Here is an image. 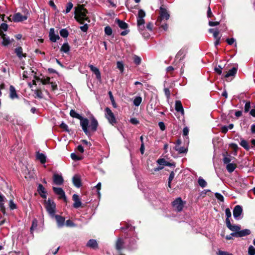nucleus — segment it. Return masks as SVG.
<instances>
[{
  "label": "nucleus",
  "instance_id": "7c9ffc66",
  "mask_svg": "<svg viewBox=\"0 0 255 255\" xmlns=\"http://www.w3.org/2000/svg\"><path fill=\"white\" fill-rule=\"evenodd\" d=\"M238 68L233 67L231 69L229 70V71L225 75V78H228L230 76H235L237 73Z\"/></svg>",
  "mask_w": 255,
  "mask_h": 255
},
{
  "label": "nucleus",
  "instance_id": "58836bf2",
  "mask_svg": "<svg viewBox=\"0 0 255 255\" xmlns=\"http://www.w3.org/2000/svg\"><path fill=\"white\" fill-rule=\"evenodd\" d=\"M198 182L199 185L202 188L206 187L207 185L206 181L201 177L199 178Z\"/></svg>",
  "mask_w": 255,
  "mask_h": 255
},
{
  "label": "nucleus",
  "instance_id": "f3484780",
  "mask_svg": "<svg viewBox=\"0 0 255 255\" xmlns=\"http://www.w3.org/2000/svg\"><path fill=\"white\" fill-rule=\"evenodd\" d=\"M187 53V49H186L185 47L182 48L180 49L175 56L176 59H179V60L180 61L182 60L185 57L186 54Z\"/></svg>",
  "mask_w": 255,
  "mask_h": 255
},
{
  "label": "nucleus",
  "instance_id": "c03bdc74",
  "mask_svg": "<svg viewBox=\"0 0 255 255\" xmlns=\"http://www.w3.org/2000/svg\"><path fill=\"white\" fill-rule=\"evenodd\" d=\"M104 31L106 35L110 36L112 34L113 30L110 26H107L104 28Z\"/></svg>",
  "mask_w": 255,
  "mask_h": 255
},
{
  "label": "nucleus",
  "instance_id": "4be33fe9",
  "mask_svg": "<svg viewBox=\"0 0 255 255\" xmlns=\"http://www.w3.org/2000/svg\"><path fill=\"white\" fill-rule=\"evenodd\" d=\"M37 192H38L39 194L40 195L41 198L44 199H46V191L45 190L44 187L42 184H38L37 188Z\"/></svg>",
  "mask_w": 255,
  "mask_h": 255
},
{
  "label": "nucleus",
  "instance_id": "9d476101",
  "mask_svg": "<svg viewBox=\"0 0 255 255\" xmlns=\"http://www.w3.org/2000/svg\"><path fill=\"white\" fill-rule=\"evenodd\" d=\"M251 233V231L249 229H246L241 231L239 230V232H236V233H232L231 234V235L236 238H240L249 235Z\"/></svg>",
  "mask_w": 255,
  "mask_h": 255
},
{
  "label": "nucleus",
  "instance_id": "4d7b16f0",
  "mask_svg": "<svg viewBox=\"0 0 255 255\" xmlns=\"http://www.w3.org/2000/svg\"><path fill=\"white\" fill-rule=\"evenodd\" d=\"M222 67L220 65H218L217 67H216L214 68V70L216 72V73L220 75L222 73Z\"/></svg>",
  "mask_w": 255,
  "mask_h": 255
},
{
  "label": "nucleus",
  "instance_id": "aec40b11",
  "mask_svg": "<svg viewBox=\"0 0 255 255\" xmlns=\"http://www.w3.org/2000/svg\"><path fill=\"white\" fill-rule=\"evenodd\" d=\"M14 52L19 59H21L22 57H26L27 54L23 53L22 48L20 46L14 49Z\"/></svg>",
  "mask_w": 255,
  "mask_h": 255
},
{
  "label": "nucleus",
  "instance_id": "393cba45",
  "mask_svg": "<svg viewBox=\"0 0 255 255\" xmlns=\"http://www.w3.org/2000/svg\"><path fill=\"white\" fill-rule=\"evenodd\" d=\"M36 158L39 160L42 164H44L46 162V156L43 153H40L39 151L36 152Z\"/></svg>",
  "mask_w": 255,
  "mask_h": 255
},
{
  "label": "nucleus",
  "instance_id": "1a4fd4ad",
  "mask_svg": "<svg viewBox=\"0 0 255 255\" xmlns=\"http://www.w3.org/2000/svg\"><path fill=\"white\" fill-rule=\"evenodd\" d=\"M28 17L26 15H22L20 12H17L15 13L12 18V20L11 19L10 17H7V18L9 21H13L15 22H19L23 21L27 19Z\"/></svg>",
  "mask_w": 255,
  "mask_h": 255
},
{
  "label": "nucleus",
  "instance_id": "0e129e2a",
  "mask_svg": "<svg viewBox=\"0 0 255 255\" xmlns=\"http://www.w3.org/2000/svg\"><path fill=\"white\" fill-rule=\"evenodd\" d=\"M7 28H8V25L6 23H2L0 25V29H1V30H4V31H7Z\"/></svg>",
  "mask_w": 255,
  "mask_h": 255
},
{
  "label": "nucleus",
  "instance_id": "13d9d810",
  "mask_svg": "<svg viewBox=\"0 0 255 255\" xmlns=\"http://www.w3.org/2000/svg\"><path fill=\"white\" fill-rule=\"evenodd\" d=\"M71 158L75 161L80 160L82 159V157L77 155L75 153H72L71 154Z\"/></svg>",
  "mask_w": 255,
  "mask_h": 255
},
{
  "label": "nucleus",
  "instance_id": "f257e3e1",
  "mask_svg": "<svg viewBox=\"0 0 255 255\" xmlns=\"http://www.w3.org/2000/svg\"><path fill=\"white\" fill-rule=\"evenodd\" d=\"M74 18L81 24H83L85 21L90 22V20L87 14L88 13V10L84 7V4H79L77 6L75 7Z\"/></svg>",
  "mask_w": 255,
  "mask_h": 255
},
{
  "label": "nucleus",
  "instance_id": "c9c22d12",
  "mask_svg": "<svg viewBox=\"0 0 255 255\" xmlns=\"http://www.w3.org/2000/svg\"><path fill=\"white\" fill-rule=\"evenodd\" d=\"M240 145L243 147L245 149L249 150L250 147L249 145L248 142L245 140L244 139H241V142L240 143Z\"/></svg>",
  "mask_w": 255,
  "mask_h": 255
},
{
  "label": "nucleus",
  "instance_id": "f704fd0d",
  "mask_svg": "<svg viewBox=\"0 0 255 255\" xmlns=\"http://www.w3.org/2000/svg\"><path fill=\"white\" fill-rule=\"evenodd\" d=\"M175 150L178 152L179 153H186L188 151V148L184 147L175 146Z\"/></svg>",
  "mask_w": 255,
  "mask_h": 255
},
{
  "label": "nucleus",
  "instance_id": "423d86ee",
  "mask_svg": "<svg viewBox=\"0 0 255 255\" xmlns=\"http://www.w3.org/2000/svg\"><path fill=\"white\" fill-rule=\"evenodd\" d=\"M105 118L107 119L109 123L112 126H115V125L117 124V121L112 110L109 107H106L105 109Z\"/></svg>",
  "mask_w": 255,
  "mask_h": 255
},
{
  "label": "nucleus",
  "instance_id": "0eeeda50",
  "mask_svg": "<svg viewBox=\"0 0 255 255\" xmlns=\"http://www.w3.org/2000/svg\"><path fill=\"white\" fill-rule=\"evenodd\" d=\"M52 190L54 193L58 196L59 199H62L64 202H67V199L65 195L64 191L60 187H53Z\"/></svg>",
  "mask_w": 255,
  "mask_h": 255
},
{
  "label": "nucleus",
  "instance_id": "5fc2aeb1",
  "mask_svg": "<svg viewBox=\"0 0 255 255\" xmlns=\"http://www.w3.org/2000/svg\"><path fill=\"white\" fill-rule=\"evenodd\" d=\"M248 254L249 255H255V249L253 246L249 247Z\"/></svg>",
  "mask_w": 255,
  "mask_h": 255
},
{
  "label": "nucleus",
  "instance_id": "ddd939ff",
  "mask_svg": "<svg viewBox=\"0 0 255 255\" xmlns=\"http://www.w3.org/2000/svg\"><path fill=\"white\" fill-rule=\"evenodd\" d=\"M226 223L228 228H229L231 231L234 232L233 233L239 232V230H240L241 229V226L239 225H232L230 219L226 220Z\"/></svg>",
  "mask_w": 255,
  "mask_h": 255
},
{
  "label": "nucleus",
  "instance_id": "c756f323",
  "mask_svg": "<svg viewBox=\"0 0 255 255\" xmlns=\"http://www.w3.org/2000/svg\"><path fill=\"white\" fill-rule=\"evenodd\" d=\"M223 156L224 157L223 159V161L224 164H229L230 163V162L231 161V158H235L232 157L231 155H229L227 152H225L223 153Z\"/></svg>",
  "mask_w": 255,
  "mask_h": 255
},
{
  "label": "nucleus",
  "instance_id": "a878e982",
  "mask_svg": "<svg viewBox=\"0 0 255 255\" xmlns=\"http://www.w3.org/2000/svg\"><path fill=\"white\" fill-rule=\"evenodd\" d=\"M115 22L122 29H126L128 28V23L123 20H120V19L116 18Z\"/></svg>",
  "mask_w": 255,
  "mask_h": 255
},
{
  "label": "nucleus",
  "instance_id": "2eb2a0df",
  "mask_svg": "<svg viewBox=\"0 0 255 255\" xmlns=\"http://www.w3.org/2000/svg\"><path fill=\"white\" fill-rule=\"evenodd\" d=\"M72 199L74 202L73 204L74 208L77 209L81 206L82 203L78 195L76 194H73L72 196Z\"/></svg>",
  "mask_w": 255,
  "mask_h": 255
},
{
  "label": "nucleus",
  "instance_id": "39448f33",
  "mask_svg": "<svg viewBox=\"0 0 255 255\" xmlns=\"http://www.w3.org/2000/svg\"><path fill=\"white\" fill-rule=\"evenodd\" d=\"M44 203L46 211L51 216L53 217L56 211V204L49 198L47 200H45Z\"/></svg>",
  "mask_w": 255,
  "mask_h": 255
},
{
  "label": "nucleus",
  "instance_id": "052dcab7",
  "mask_svg": "<svg viewBox=\"0 0 255 255\" xmlns=\"http://www.w3.org/2000/svg\"><path fill=\"white\" fill-rule=\"evenodd\" d=\"M50 78L49 77H47L45 79H42L40 80L41 82L43 85H46L50 83Z\"/></svg>",
  "mask_w": 255,
  "mask_h": 255
},
{
  "label": "nucleus",
  "instance_id": "9b49d317",
  "mask_svg": "<svg viewBox=\"0 0 255 255\" xmlns=\"http://www.w3.org/2000/svg\"><path fill=\"white\" fill-rule=\"evenodd\" d=\"M90 130L92 132H95L97 130L99 126L98 122L93 116L90 117Z\"/></svg>",
  "mask_w": 255,
  "mask_h": 255
},
{
  "label": "nucleus",
  "instance_id": "4c0bfd02",
  "mask_svg": "<svg viewBox=\"0 0 255 255\" xmlns=\"http://www.w3.org/2000/svg\"><path fill=\"white\" fill-rule=\"evenodd\" d=\"M59 33L63 38H67L69 35V32L66 28L61 29L60 30Z\"/></svg>",
  "mask_w": 255,
  "mask_h": 255
},
{
  "label": "nucleus",
  "instance_id": "6e6d98bb",
  "mask_svg": "<svg viewBox=\"0 0 255 255\" xmlns=\"http://www.w3.org/2000/svg\"><path fill=\"white\" fill-rule=\"evenodd\" d=\"M73 3L71 2H69L67 3V6H66V10H65V13H67L69 12H70V11L71 10V9L73 7Z\"/></svg>",
  "mask_w": 255,
  "mask_h": 255
},
{
  "label": "nucleus",
  "instance_id": "ea45409f",
  "mask_svg": "<svg viewBox=\"0 0 255 255\" xmlns=\"http://www.w3.org/2000/svg\"><path fill=\"white\" fill-rule=\"evenodd\" d=\"M142 102V98L140 96H137L133 100V104L135 106H138L140 105Z\"/></svg>",
  "mask_w": 255,
  "mask_h": 255
},
{
  "label": "nucleus",
  "instance_id": "49530a36",
  "mask_svg": "<svg viewBox=\"0 0 255 255\" xmlns=\"http://www.w3.org/2000/svg\"><path fill=\"white\" fill-rule=\"evenodd\" d=\"M2 45L3 46H7L10 43V41L8 37H6V36L2 38Z\"/></svg>",
  "mask_w": 255,
  "mask_h": 255
},
{
  "label": "nucleus",
  "instance_id": "dca6fc26",
  "mask_svg": "<svg viewBox=\"0 0 255 255\" xmlns=\"http://www.w3.org/2000/svg\"><path fill=\"white\" fill-rule=\"evenodd\" d=\"M49 39L53 42H55L57 40L60 39V37L58 34H55L54 33V29L51 28L49 32Z\"/></svg>",
  "mask_w": 255,
  "mask_h": 255
},
{
  "label": "nucleus",
  "instance_id": "a18cd8bd",
  "mask_svg": "<svg viewBox=\"0 0 255 255\" xmlns=\"http://www.w3.org/2000/svg\"><path fill=\"white\" fill-rule=\"evenodd\" d=\"M60 128L63 129L64 131L70 133L71 130L69 129L68 126L65 124L64 122H62L59 126Z\"/></svg>",
  "mask_w": 255,
  "mask_h": 255
},
{
  "label": "nucleus",
  "instance_id": "8fccbe9b",
  "mask_svg": "<svg viewBox=\"0 0 255 255\" xmlns=\"http://www.w3.org/2000/svg\"><path fill=\"white\" fill-rule=\"evenodd\" d=\"M145 11L142 9H140L138 10V15L137 18H143L145 16Z\"/></svg>",
  "mask_w": 255,
  "mask_h": 255
},
{
  "label": "nucleus",
  "instance_id": "7ed1b4c3",
  "mask_svg": "<svg viewBox=\"0 0 255 255\" xmlns=\"http://www.w3.org/2000/svg\"><path fill=\"white\" fill-rule=\"evenodd\" d=\"M69 114L71 117L80 120V125L83 131L88 136H90V132L88 128L89 120L87 118H84L79 114L77 113L74 110H71Z\"/></svg>",
  "mask_w": 255,
  "mask_h": 255
},
{
  "label": "nucleus",
  "instance_id": "473e14b6",
  "mask_svg": "<svg viewBox=\"0 0 255 255\" xmlns=\"http://www.w3.org/2000/svg\"><path fill=\"white\" fill-rule=\"evenodd\" d=\"M237 167V165L236 163H230L227 165L226 169L229 173H232Z\"/></svg>",
  "mask_w": 255,
  "mask_h": 255
},
{
  "label": "nucleus",
  "instance_id": "5701e85b",
  "mask_svg": "<svg viewBox=\"0 0 255 255\" xmlns=\"http://www.w3.org/2000/svg\"><path fill=\"white\" fill-rule=\"evenodd\" d=\"M72 182L74 186L77 188L80 187L82 185L80 176L77 174L73 177Z\"/></svg>",
  "mask_w": 255,
  "mask_h": 255
},
{
  "label": "nucleus",
  "instance_id": "bf43d9fd",
  "mask_svg": "<svg viewBox=\"0 0 255 255\" xmlns=\"http://www.w3.org/2000/svg\"><path fill=\"white\" fill-rule=\"evenodd\" d=\"M65 225L67 227H73L75 226V224L71 220H67L65 222Z\"/></svg>",
  "mask_w": 255,
  "mask_h": 255
},
{
  "label": "nucleus",
  "instance_id": "b1692460",
  "mask_svg": "<svg viewBox=\"0 0 255 255\" xmlns=\"http://www.w3.org/2000/svg\"><path fill=\"white\" fill-rule=\"evenodd\" d=\"M89 67L90 70L96 75V78L98 80L101 79V73L99 69L97 67H95L94 65L91 64L89 65Z\"/></svg>",
  "mask_w": 255,
  "mask_h": 255
},
{
  "label": "nucleus",
  "instance_id": "69168bd1",
  "mask_svg": "<svg viewBox=\"0 0 255 255\" xmlns=\"http://www.w3.org/2000/svg\"><path fill=\"white\" fill-rule=\"evenodd\" d=\"M217 255H233V254L229 253L228 252L219 251V252L217 253Z\"/></svg>",
  "mask_w": 255,
  "mask_h": 255
},
{
  "label": "nucleus",
  "instance_id": "37998d69",
  "mask_svg": "<svg viewBox=\"0 0 255 255\" xmlns=\"http://www.w3.org/2000/svg\"><path fill=\"white\" fill-rule=\"evenodd\" d=\"M175 176V173L173 171H172L169 175V177L168 178V186L169 188H171V182L172 180L173 179Z\"/></svg>",
  "mask_w": 255,
  "mask_h": 255
},
{
  "label": "nucleus",
  "instance_id": "6ab92c4d",
  "mask_svg": "<svg viewBox=\"0 0 255 255\" xmlns=\"http://www.w3.org/2000/svg\"><path fill=\"white\" fill-rule=\"evenodd\" d=\"M53 217H55L57 222V226L59 228H61L64 226L65 223V218L63 217L60 215L55 214Z\"/></svg>",
  "mask_w": 255,
  "mask_h": 255
},
{
  "label": "nucleus",
  "instance_id": "412c9836",
  "mask_svg": "<svg viewBox=\"0 0 255 255\" xmlns=\"http://www.w3.org/2000/svg\"><path fill=\"white\" fill-rule=\"evenodd\" d=\"M87 247L90 248L93 250H97L99 248L98 244L96 240L90 239L88 241L86 244Z\"/></svg>",
  "mask_w": 255,
  "mask_h": 255
},
{
  "label": "nucleus",
  "instance_id": "79ce46f5",
  "mask_svg": "<svg viewBox=\"0 0 255 255\" xmlns=\"http://www.w3.org/2000/svg\"><path fill=\"white\" fill-rule=\"evenodd\" d=\"M244 102H246L244 107V112L245 113H248L250 111L251 109V102L250 101H246L244 100Z\"/></svg>",
  "mask_w": 255,
  "mask_h": 255
},
{
  "label": "nucleus",
  "instance_id": "72a5a7b5",
  "mask_svg": "<svg viewBox=\"0 0 255 255\" xmlns=\"http://www.w3.org/2000/svg\"><path fill=\"white\" fill-rule=\"evenodd\" d=\"M70 47L67 42L64 43L60 48V51L68 53L70 51Z\"/></svg>",
  "mask_w": 255,
  "mask_h": 255
},
{
  "label": "nucleus",
  "instance_id": "20e7f679",
  "mask_svg": "<svg viewBox=\"0 0 255 255\" xmlns=\"http://www.w3.org/2000/svg\"><path fill=\"white\" fill-rule=\"evenodd\" d=\"M9 98L13 100L14 99H18L20 100V104L19 106L20 108H23V105L26 106H30V101L26 100L25 98L21 97V98H19L18 97V94L16 93V90L14 88V87L13 85H10L9 87Z\"/></svg>",
  "mask_w": 255,
  "mask_h": 255
},
{
  "label": "nucleus",
  "instance_id": "864d4df0",
  "mask_svg": "<svg viewBox=\"0 0 255 255\" xmlns=\"http://www.w3.org/2000/svg\"><path fill=\"white\" fill-rule=\"evenodd\" d=\"M9 207L10 210H14L17 208V206L14 203L13 200H10L9 202Z\"/></svg>",
  "mask_w": 255,
  "mask_h": 255
},
{
  "label": "nucleus",
  "instance_id": "de8ad7c7",
  "mask_svg": "<svg viewBox=\"0 0 255 255\" xmlns=\"http://www.w3.org/2000/svg\"><path fill=\"white\" fill-rule=\"evenodd\" d=\"M117 67L123 73L124 70V65L122 62L118 61L117 63Z\"/></svg>",
  "mask_w": 255,
  "mask_h": 255
},
{
  "label": "nucleus",
  "instance_id": "cd10ccee",
  "mask_svg": "<svg viewBox=\"0 0 255 255\" xmlns=\"http://www.w3.org/2000/svg\"><path fill=\"white\" fill-rule=\"evenodd\" d=\"M175 110L178 112L184 114V109L181 103V102L179 100L176 101L175 102Z\"/></svg>",
  "mask_w": 255,
  "mask_h": 255
},
{
  "label": "nucleus",
  "instance_id": "680f3d73",
  "mask_svg": "<svg viewBox=\"0 0 255 255\" xmlns=\"http://www.w3.org/2000/svg\"><path fill=\"white\" fill-rule=\"evenodd\" d=\"M225 213H226V215L227 216L226 220L229 219V218L232 216L231 212L229 208H228L226 209Z\"/></svg>",
  "mask_w": 255,
  "mask_h": 255
},
{
  "label": "nucleus",
  "instance_id": "e433bc0d",
  "mask_svg": "<svg viewBox=\"0 0 255 255\" xmlns=\"http://www.w3.org/2000/svg\"><path fill=\"white\" fill-rule=\"evenodd\" d=\"M108 94L109 95L110 99L112 102V104L113 107L116 108L117 107V105L115 101L114 97L113 95L112 92L111 91H109L108 92Z\"/></svg>",
  "mask_w": 255,
  "mask_h": 255
},
{
  "label": "nucleus",
  "instance_id": "4468645a",
  "mask_svg": "<svg viewBox=\"0 0 255 255\" xmlns=\"http://www.w3.org/2000/svg\"><path fill=\"white\" fill-rule=\"evenodd\" d=\"M53 182L57 185H61L64 182L63 177L58 174H54L53 176Z\"/></svg>",
  "mask_w": 255,
  "mask_h": 255
},
{
  "label": "nucleus",
  "instance_id": "bb28decb",
  "mask_svg": "<svg viewBox=\"0 0 255 255\" xmlns=\"http://www.w3.org/2000/svg\"><path fill=\"white\" fill-rule=\"evenodd\" d=\"M144 23L145 21L143 18H137V25L140 31H142L144 29Z\"/></svg>",
  "mask_w": 255,
  "mask_h": 255
},
{
  "label": "nucleus",
  "instance_id": "a211bd4d",
  "mask_svg": "<svg viewBox=\"0 0 255 255\" xmlns=\"http://www.w3.org/2000/svg\"><path fill=\"white\" fill-rule=\"evenodd\" d=\"M157 162L162 166H173L175 167L176 164L175 162L170 163L166 161L164 158H159L157 160Z\"/></svg>",
  "mask_w": 255,
  "mask_h": 255
},
{
  "label": "nucleus",
  "instance_id": "774afa93",
  "mask_svg": "<svg viewBox=\"0 0 255 255\" xmlns=\"http://www.w3.org/2000/svg\"><path fill=\"white\" fill-rule=\"evenodd\" d=\"M49 84H51L52 91H54L58 89L57 85L55 82H50Z\"/></svg>",
  "mask_w": 255,
  "mask_h": 255
},
{
  "label": "nucleus",
  "instance_id": "338daca9",
  "mask_svg": "<svg viewBox=\"0 0 255 255\" xmlns=\"http://www.w3.org/2000/svg\"><path fill=\"white\" fill-rule=\"evenodd\" d=\"M130 122L134 125H136L139 123V121L135 118L130 119Z\"/></svg>",
  "mask_w": 255,
  "mask_h": 255
},
{
  "label": "nucleus",
  "instance_id": "6e6552de",
  "mask_svg": "<svg viewBox=\"0 0 255 255\" xmlns=\"http://www.w3.org/2000/svg\"><path fill=\"white\" fill-rule=\"evenodd\" d=\"M172 205L178 212H181L184 207V203L180 197L176 198L172 202Z\"/></svg>",
  "mask_w": 255,
  "mask_h": 255
},
{
  "label": "nucleus",
  "instance_id": "3c124183",
  "mask_svg": "<svg viewBox=\"0 0 255 255\" xmlns=\"http://www.w3.org/2000/svg\"><path fill=\"white\" fill-rule=\"evenodd\" d=\"M141 59L140 57L137 55H134L133 57V62L134 63L138 65H139L141 63Z\"/></svg>",
  "mask_w": 255,
  "mask_h": 255
},
{
  "label": "nucleus",
  "instance_id": "a19ab883",
  "mask_svg": "<svg viewBox=\"0 0 255 255\" xmlns=\"http://www.w3.org/2000/svg\"><path fill=\"white\" fill-rule=\"evenodd\" d=\"M37 226V221L36 219H34L32 222V225L30 228V231L31 234H33V232Z\"/></svg>",
  "mask_w": 255,
  "mask_h": 255
},
{
  "label": "nucleus",
  "instance_id": "2f4dec72",
  "mask_svg": "<svg viewBox=\"0 0 255 255\" xmlns=\"http://www.w3.org/2000/svg\"><path fill=\"white\" fill-rule=\"evenodd\" d=\"M136 241L134 238H130L129 241V244L127 246V248L129 250H133L136 249Z\"/></svg>",
  "mask_w": 255,
  "mask_h": 255
},
{
  "label": "nucleus",
  "instance_id": "09e8293b",
  "mask_svg": "<svg viewBox=\"0 0 255 255\" xmlns=\"http://www.w3.org/2000/svg\"><path fill=\"white\" fill-rule=\"evenodd\" d=\"M34 93L36 94V97H37L39 99H41L43 97V94L42 91L40 89H38L35 90Z\"/></svg>",
  "mask_w": 255,
  "mask_h": 255
},
{
  "label": "nucleus",
  "instance_id": "f8f14e48",
  "mask_svg": "<svg viewBox=\"0 0 255 255\" xmlns=\"http://www.w3.org/2000/svg\"><path fill=\"white\" fill-rule=\"evenodd\" d=\"M243 213V208L240 205H236L233 209V216L236 220H239V217Z\"/></svg>",
  "mask_w": 255,
  "mask_h": 255
},
{
  "label": "nucleus",
  "instance_id": "e2e57ef3",
  "mask_svg": "<svg viewBox=\"0 0 255 255\" xmlns=\"http://www.w3.org/2000/svg\"><path fill=\"white\" fill-rule=\"evenodd\" d=\"M80 29L84 32H86L88 29V25L86 23L84 24L83 26L80 27Z\"/></svg>",
  "mask_w": 255,
  "mask_h": 255
},
{
  "label": "nucleus",
  "instance_id": "603ef678",
  "mask_svg": "<svg viewBox=\"0 0 255 255\" xmlns=\"http://www.w3.org/2000/svg\"><path fill=\"white\" fill-rule=\"evenodd\" d=\"M215 197L221 202H224V198L222 195L219 193H215Z\"/></svg>",
  "mask_w": 255,
  "mask_h": 255
},
{
  "label": "nucleus",
  "instance_id": "f03ea898",
  "mask_svg": "<svg viewBox=\"0 0 255 255\" xmlns=\"http://www.w3.org/2000/svg\"><path fill=\"white\" fill-rule=\"evenodd\" d=\"M160 7L159 16L155 22L157 26H159L164 30H167L168 28V24L166 23V21L169 19L170 15L167 11V9L162 6Z\"/></svg>",
  "mask_w": 255,
  "mask_h": 255
},
{
  "label": "nucleus",
  "instance_id": "c85d7f7f",
  "mask_svg": "<svg viewBox=\"0 0 255 255\" xmlns=\"http://www.w3.org/2000/svg\"><path fill=\"white\" fill-rule=\"evenodd\" d=\"M124 245L123 240L121 238L118 239L115 245L116 249L118 251H121L123 249Z\"/></svg>",
  "mask_w": 255,
  "mask_h": 255
}]
</instances>
